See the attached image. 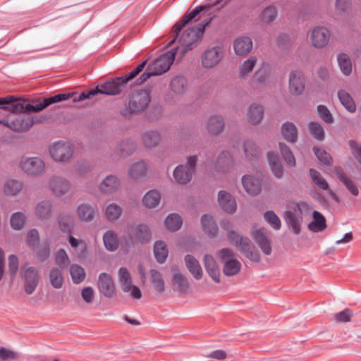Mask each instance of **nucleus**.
Wrapping results in <instances>:
<instances>
[{
    "mask_svg": "<svg viewBox=\"0 0 361 361\" xmlns=\"http://www.w3.org/2000/svg\"><path fill=\"white\" fill-rule=\"evenodd\" d=\"M223 56V50L220 47L216 46L209 48L202 55V66L207 69L213 68L221 62Z\"/></svg>",
    "mask_w": 361,
    "mask_h": 361,
    "instance_id": "16",
    "label": "nucleus"
},
{
    "mask_svg": "<svg viewBox=\"0 0 361 361\" xmlns=\"http://www.w3.org/2000/svg\"><path fill=\"white\" fill-rule=\"evenodd\" d=\"M98 288L105 297L111 298L116 293V288L111 276L106 273H102L99 276Z\"/></svg>",
    "mask_w": 361,
    "mask_h": 361,
    "instance_id": "19",
    "label": "nucleus"
},
{
    "mask_svg": "<svg viewBox=\"0 0 361 361\" xmlns=\"http://www.w3.org/2000/svg\"><path fill=\"white\" fill-rule=\"evenodd\" d=\"M207 131L213 135H218L224 129L225 123L223 118L219 116H212L205 121Z\"/></svg>",
    "mask_w": 361,
    "mask_h": 361,
    "instance_id": "23",
    "label": "nucleus"
},
{
    "mask_svg": "<svg viewBox=\"0 0 361 361\" xmlns=\"http://www.w3.org/2000/svg\"><path fill=\"white\" fill-rule=\"evenodd\" d=\"M313 221L308 226L310 230L313 232H319L326 228V219L320 212L314 211L313 212Z\"/></svg>",
    "mask_w": 361,
    "mask_h": 361,
    "instance_id": "43",
    "label": "nucleus"
},
{
    "mask_svg": "<svg viewBox=\"0 0 361 361\" xmlns=\"http://www.w3.org/2000/svg\"><path fill=\"white\" fill-rule=\"evenodd\" d=\"M68 240L73 248H79V251L76 254L78 259H83L86 257L87 245L84 240H79L72 235L68 237Z\"/></svg>",
    "mask_w": 361,
    "mask_h": 361,
    "instance_id": "50",
    "label": "nucleus"
},
{
    "mask_svg": "<svg viewBox=\"0 0 361 361\" xmlns=\"http://www.w3.org/2000/svg\"><path fill=\"white\" fill-rule=\"evenodd\" d=\"M49 154L51 158L56 162H69L73 157L74 149L68 142L58 141L49 146Z\"/></svg>",
    "mask_w": 361,
    "mask_h": 361,
    "instance_id": "8",
    "label": "nucleus"
},
{
    "mask_svg": "<svg viewBox=\"0 0 361 361\" xmlns=\"http://www.w3.org/2000/svg\"><path fill=\"white\" fill-rule=\"evenodd\" d=\"M310 209L309 204L305 202H289L288 203L284 219L293 233L298 234L300 232L303 221L302 214L304 212H308Z\"/></svg>",
    "mask_w": 361,
    "mask_h": 361,
    "instance_id": "3",
    "label": "nucleus"
},
{
    "mask_svg": "<svg viewBox=\"0 0 361 361\" xmlns=\"http://www.w3.org/2000/svg\"><path fill=\"white\" fill-rule=\"evenodd\" d=\"M208 6L201 5L196 7L190 13H186L172 27L171 37L173 39L169 43V46L174 44L176 42L178 45L174 49L178 58L181 59L188 51L197 46V43L202 38L205 27L209 24L210 20L200 23L196 27L187 29L180 34L181 30L190 20L194 19L201 11Z\"/></svg>",
    "mask_w": 361,
    "mask_h": 361,
    "instance_id": "1",
    "label": "nucleus"
},
{
    "mask_svg": "<svg viewBox=\"0 0 361 361\" xmlns=\"http://www.w3.org/2000/svg\"><path fill=\"white\" fill-rule=\"evenodd\" d=\"M154 252L157 260L159 263H164L169 254L166 244L162 241H157L154 244Z\"/></svg>",
    "mask_w": 361,
    "mask_h": 361,
    "instance_id": "53",
    "label": "nucleus"
},
{
    "mask_svg": "<svg viewBox=\"0 0 361 361\" xmlns=\"http://www.w3.org/2000/svg\"><path fill=\"white\" fill-rule=\"evenodd\" d=\"M150 282L152 284L154 290L159 293H163L165 291L166 285L161 274L152 269L150 271Z\"/></svg>",
    "mask_w": 361,
    "mask_h": 361,
    "instance_id": "47",
    "label": "nucleus"
},
{
    "mask_svg": "<svg viewBox=\"0 0 361 361\" xmlns=\"http://www.w3.org/2000/svg\"><path fill=\"white\" fill-rule=\"evenodd\" d=\"M337 61L343 74L349 75L352 72V62L349 56L345 53H340L337 56Z\"/></svg>",
    "mask_w": 361,
    "mask_h": 361,
    "instance_id": "48",
    "label": "nucleus"
},
{
    "mask_svg": "<svg viewBox=\"0 0 361 361\" xmlns=\"http://www.w3.org/2000/svg\"><path fill=\"white\" fill-rule=\"evenodd\" d=\"M282 137L288 142L295 143L298 140L296 126L290 122H286L281 128Z\"/></svg>",
    "mask_w": 361,
    "mask_h": 361,
    "instance_id": "38",
    "label": "nucleus"
},
{
    "mask_svg": "<svg viewBox=\"0 0 361 361\" xmlns=\"http://www.w3.org/2000/svg\"><path fill=\"white\" fill-rule=\"evenodd\" d=\"M23 188V183L17 180H8L4 185V193L6 195H16Z\"/></svg>",
    "mask_w": 361,
    "mask_h": 361,
    "instance_id": "55",
    "label": "nucleus"
},
{
    "mask_svg": "<svg viewBox=\"0 0 361 361\" xmlns=\"http://www.w3.org/2000/svg\"><path fill=\"white\" fill-rule=\"evenodd\" d=\"M203 262L208 275L215 283H220L221 272L214 257L209 254L205 255L203 258Z\"/></svg>",
    "mask_w": 361,
    "mask_h": 361,
    "instance_id": "21",
    "label": "nucleus"
},
{
    "mask_svg": "<svg viewBox=\"0 0 361 361\" xmlns=\"http://www.w3.org/2000/svg\"><path fill=\"white\" fill-rule=\"evenodd\" d=\"M310 134L316 140L322 141L324 139V130L318 122H311L308 124Z\"/></svg>",
    "mask_w": 361,
    "mask_h": 361,
    "instance_id": "59",
    "label": "nucleus"
},
{
    "mask_svg": "<svg viewBox=\"0 0 361 361\" xmlns=\"http://www.w3.org/2000/svg\"><path fill=\"white\" fill-rule=\"evenodd\" d=\"M146 64L147 61H145L128 74L106 82L101 85L100 87H97L96 89L98 90V94L115 95L120 93L124 85L135 78L144 69Z\"/></svg>",
    "mask_w": 361,
    "mask_h": 361,
    "instance_id": "5",
    "label": "nucleus"
},
{
    "mask_svg": "<svg viewBox=\"0 0 361 361\" xmlns=\"http://www.w3.org/2000/svg\"><path fill=\"white\" fill-rule=\"evenodd\" d=\"M127 237L121 242V248L128 252L130 248L135 243H145L151 240V232L147 225L140 224L135 228L128 226L126 228Z\"/></svg>",
    "mask_w": 361,
    "mask_h": 361,
    "instance_id": "4",
    "label": "nucleus"
},
{
    "mask_svg": "<svg viewBox=\"0 0 361 361\" xmlns=\"http://www.w3.org/2000/svg\"><path fill=\"white\" fill-rule=\"evenodd\" d=\"M151 101L147 90H140L133 92L129 99L128 110L130 114H138L144 111Z\"/></svg>",
    "mask_w": 361,
    "mask_h": 361,
    "instance_id": "10",
    "label": "nucleus"
},
{
    "mask_svg": "<svg viewBox=\"0 0 361 361\" xmlns=\"http://www.w3.org/2000/svg\"><path fill=\"white\" fill-rule=\"evenodd\" d=\"M172 271V285L180 292H185L189 286L190 283L187 278L175 267L171 268Z\"/></svg>",
    "mask_w": 361,
    "mask_h": 361,
    "instance_id": "25",
    "label": "nucleus"
},
{
    "mask_svg": "<svg viewBox=\"0 0 361 361\" xmlns=\"http://www.w3.org/2000/svg\"><path fill=\"white\" fill-rule=\"evenodd\" d=\"M183 224L182 219L177 214H171L168 215L164 221L165 227L171 231L178 230Z\"/></svg>",
    "mask_w": 361,
    "mask_h": 361,
    "instance_id": "52",
    "label": "nucleus"
},
{
    "mask_svg": "<svg viewBox=\"0 0 361 361\" xmlns=\"http://www.w3.org/2000/svg\"><path fill=\"white\" fill-rule=\"evenodd\" d=\"M338 99L342 105L349 112L353 113L356 110L355 103L351 95L344 90H340L338 92Z\"/></svg>",
    "mask_w": 361,
    "mask_h": 361,
    "instance_id": "42",
    "label": "nucleus"
},
{
    "mask_svg": "<svg viewBox=\"0 0 361 361\" xmlns=\"http://www.w3.org/2000/svg\"><path fill=\"white\" fill-rule=\"evenodd\" d=\"M147 171V164L143 161H138L131 164L128 168L129 176L135 180L145 177Z\"/></svg>",
    "mask_w": 361,
    "mask_h": 361,
    "instance_id": "39",
    "label": "nucleus"
},
{
    "mask_svg": "<svg viewBox=\"0 0 361 361\" xmlns=\"http://www.w3.org/2000/svg\"><path fill=\"white\" fill-rule=\"evenodd\" d=\"M235 53L238 56H245L252 49V41L248 37H240L236 39L233 43Z\"/></svg>",
    "mask_w": 361,
    "mask_h": 361,
    "instance_id": "28",
    "label": "nucleus"
},
{
    "mask_svg": "<svg viewBox=\"0 0 361 361\" xmlns=\"http://www.w3.org/2000/svg\"><path fill=\"white\" fill-rule=\"evenodd\" d=\"M51 207L52 205L50 201H42L36 205L35 214L38 218L46 219L50 216Z\"/></svg>",
    "mask_w": 361,
    "mask_h": 361,
    "instance_id": "46",
    "label": "nucleus"
},
{
    "mask_svg": "<svg viewBox=\"0 0 361 361\" xmlns=\"http://www.w3.org/2000/svg\"><path fill=\"white\" fill-rule=\"evenodd\" d=\"M96 210L92 205L83 203L78 206L76 209V215L78 218L83 222L91 221L95 216Z\"/></svg>",
    "mask_w": 361,
    "mask_h": 361,
    "instance_id": "34",
    "label": "nucleus"
},
{
    "mask_svg": "<svg viewBox=\"0 0 361 361\" xmlns=\"http://www.w3.org/2000/svg\"><path fill=\"white\" fill-rule=\"evenodd\" d=\"M310 44L316 49H322L328 45L330 38V30L325 26H316L310 32Z\"/></svg>",
    "mask_w": 361,
    "mask_h": 361,
    "instance_id": "13",
    "label": "nucleus"
},
{
    "mask_svg": "<svg viewBox=\"0 0 361 361\" xmlns=\"http://www.w3.org/2000/svg\"><path fill=\"white\" fill-rule=\"evenodd\" d=\"M305 78L302 73L293 71L289 75V91L291 94L300 95L305 90Z\"/></svg>",
    "mask_w": 361,
    "mask_h": 361,
    "instance_id": "18",
    "label": "nucleus"
},
{
    "mask_svg": "<svg viewBox=\"0 0 361 361\" xmlns=\"http://www.w3.org/2000/svg\"><path fill=\"white\" fill-rule=\"evenodd\" d=\"M173 177L179 184H187L192 177V171L188 169L187 166L178 165L173 171Z\"/></svg>",
    "mask_w": 361,
    "mask_h": 361,
    "instance_id": "35",
    "label": "nucleus"
},
{
    "mask_svg": "<svg viewBox=\"0 0 361 361\" xmlns=\"http://www.w3.org/2000/svg\"><path fill=\"white\" fill-rule=\"evenodd\" d=\"M119 185L118 178L116 176L109 175L101 182L99 189L102 193L111 194L118 189Z\"/></svg>",
    "mask_w": 361,
    "mask_h": 361,
    "instance_id": "27",
    "label": "nucleus"
},
{
    "mask_svg": "<svg viewBox=\"0 0 361 361\" xmlns=\"http://www.w3.org/2000/svg\"><path fill=\"white\" fill-rule=\"evenodd\" d=\"M25 224V216L22 212L13 213L10 219V224L14 230H21Z\"/></svg>",
    "mask_w": 361,
    "mask_h": 361,
    "instance_id": "63",
    "label": "nucleus"
},
{
    "mask_svg": "<svg viewBox=\"0 0 361 361\" xmlns=\"http://www.w3.org/2000/svg\"><path fill=\"white\" fill-rule=\"evenodd\" d=\"M49 188L54 195L62 197L69 192L71 183L62 176H54L49 180Z\"/></svg>",
    "mask_w": 361,
    "mask_h": 361,
    "instance_id": "17",
    "label": "nucleus"
},
{
    "mask_svg": "<svg viewBox=\"0 0 361 361\" xmlns=\"http://www.w3.org/2000/svg\"><path fill=\"white\" fill-rule=\"evenodd\" d=\"M257 61V57L252 56L240 64L238 75L240 79H247L251 75Z\"/></svg>",
    "mask_w": 361,
    "mask_h": 361,
    "instance_id": "36",
    "label": "nucleus"
},
{
    "mask_svg": "<svg viewBox=\"0 0 361 361\" xmlns=\"http://www.w3.org/2000/svg\"><path fill=\"white\" fill-rule=\"evenodd\" d=\"M48 281L54 288H62L65 283V279L62 270L58 267H52L48 274Z\"/></svg>",
    "mask_w": 361,
    "mask_h": 361,
    "instance_id": "32",
    "label": "nucleus"
},
{
    "mask_svg": "<svg viewBox=\"0 0 361 361\" xmlns=\"http://www.w3.org/2000/svg\"><path fill=\"white\" fill-rule=\"evenodd\" d=\"M334 171L339 180L345 186L348 190L354 196L359 195V189L352 179L344 172L340 166H336Z\"/></svg>",
    "mask_w": 361,
    "mask_h": 361,
    "instance_id": "24",
    "label": "nucleus"
},
{
    "mask_svg": "<svg viewBox=\"0 0 361 361\" xmlns=\"http://www.w3.org/2000/svg\"><path fill=\"white\" fill-rule=\"evenodd\" d=\"M310 175L312 182L318 188L323 190H329V183L327 180L321 175V173L319 171L313 169H311L310 170Z\"/></svg>",
    "mask_w": 361,
    "mask_h": 361,
    "instance_id": "56",
    "label": "nucleus"
},
{
    "mask_svg": "<svg viewBox=\"0 0 361 361\" xmlns=\"http://www.w3.org/2000/svg\"><path fill=\"white\" fill-rule=\"evenodd\" d=\"M171 90L176 94H183L187 89V81L184 77L176 76L171 82Z\"/></svg>",
    "mask_w": 361,
    "mask_h": 361,
    "instance_id": "58",
    "label": "nucleus"
},
{
    "mask_svg": "<svg viewBox=\"0 0 361 361\" xmlns=\"http://www.w3.org/2000/svg\"><path fill=\"white\" fill-rule=\"evenodd\" d=\"M185 262L187 269L193 277L200 280L203 276V270L199 261L191 255H187L185 257Z\"/></svg>",
    "mask_w": 361,
    "mask_h": 361,
    "instance_id": "30",
    "label": "nucleus"
},
{
    "mask_svg": "<svg viewBox=\"0 0 361 361\" xmlns=\"http://www.w3.org/2000/svg\"><path fill=\"white\" fill-rule=\"evenodd\" d=\"M250 235L265 255L272 252V241L269 236V232L265 228L252 230Z\"/></svg>",
    "mask_w": 361,
    "mask_h": 361,
    "instance_id": "15",
    "label": "nucleus"
},
{
    "mask_svg": "<svg viewBox=\"0 0 361 361\" xmlns=\"http://www.w3.org/2000/svg\"><path fill=\"white\" fill-rule=\"evenodd\" d=\"M266 221L275 230H279L281 227V221L277 214L273 211H267L264 214Z\"/></svg>",
    "mask_w": 361,
    "mask_h": 361,
    "instance_id": "64",
    "label": "nucleus"
},
{
    "mask_svg": "<svg viewBox=\"0 0 361 361\" xmlns=\"http://www.w3.org/2000/svg\"><path fill=\"white\" fill-rule=\"evenodd\" d=\"M123 213V209L116 203L108 204L104 211L106 219L111 222L117 221Z\"/></svg>",
    "mask_w": 361,
    "mask_h": 361,
    "instance_id": "44",
    "label": "nucleus"
},
{
    "mask_svg": "<svg viewBox=\"0 0 361 361\" xmlns=\"http://www.w3.org/2000/svg\"><path fill=\"white\" fill-rule=\"evenodd\" d=\"M12 97V101L6 104V106H1V109L10 111L11 114H21L20 113L25 112L26 111L25 105L21 102H16L14 97Z\"/></svg>",
    "mask_w": 361,
    "mask_h": 361,
    "instance_id": "57",
    "label": "nucleus"
},
{
    "mask_svg": "<svg viewBox=\"0 0 361 361\" xmlns=\"http://www.w3.org/2000/svg\"><path fill=\"white\" fill-rule=\"evenodd\" d=\"M55 262L60 269H66L70 264L69 257L64 249H59L56 252Z\"/></svg>",
    "mask_w": 361,
    "mask_h": 361,
    "instance_id": "61",
    "label": "nucleus"
},
{
    "mask_svg": "<svg viewBox=\"0 0 361 361\" xmlns=\"http://www.w3.org/2000/svg\"><path fill=\"white\" fill-rule=\"evenodd\" d=\"M279 149L281 150V153L287 163V164L291 167H294L296 165V161L295 157L290 149V148L285 145L284 143L280 142L279 143Z\"/></svg>",
    "mask_w": 361,
    "mask_h": 361,
    "instance_id": "62",
    "label": "nucleus"
},
{
    "mask_svg": "<svg viewBox=\"0 0 361 361\" xmlns=\"http://www.w3.org/2000/svg\"><path fill=\"white\" fill-rule=\"evenodd\" d=\"M277 16V10L275 6H269L265 8L260 14L261 21L264 23H271Z\"/></svg>",
    "mask_w": 361,
    "mask_h": 361,
    "instance_id": "60",
    "label": "nucleus"
},
{
    "mask_svg": "<svg viewBox=\"0 0 361 361\" xmlns=\"http://www.w3.org/2000/svg\"><path fill=\"white\" fill-rule=\"evenodd\" d=\"M70 274L73 282L75 284L82 282L86 276L85 269L81 266L75 264L71 266Z\"/></svg>",
    "mask_w": 361,
    "mask_h": 361,
    "instance_id": "54",
    "label": "nucleus"
},
{
    "mask_svg": "<svg viewBox=\"0 0 361 361\" xmlns=\"http://www.w3.org/2000/svg\"><path fill=\"white\" fill-rule=\"evenodd\" d=\"M161 200V195L156 190L147 192L143 197L142 202L145 207L154 208L157 207Z\"/></svg>",
    "mask_w": 361,
    "mask_h": 361,
    "instance_id": "49",
    "label": "nucleus"
},
{
    "mask_svg": "<svg viewBox=\"0 0 361 361\" xmlns=\"http://www.w3.org/2000/svg\"><path fill=\"white\" fill-rule=\"evenodd\" d=\"M264 116V109L258 104H252L247 109L245 119L252 125H257L261 122Z\"/></svg>",
    "mask_w": 361,
    "mask_h": 361,
    "instance_id": "29",
    "label": "nucleus"
},
{
    "mask_svg": "<svg viewBox=\"0 0 361 361\" xmlns=\"http://www.w3.org/2000/svg\"><path fill=\"white\" fill-rule=\"evenodd\" d=\"M201 228L202 231L209 237H214L218 231V227L214 217L209 214H204L201 218Z\"/></svg>",
    "mask_w": 361,
    "mask_h": 361,
    "instance_id": "31",
    "label": "nucleus"
},
{
    "mask_svg": "<svg viewBox=\"0 0 361 361\" xmlns=\"http://www.w3.org/2000/svg\"><path fill=\"white\" fill-rule=\"evenodd\" d=\"M142 141L147 148L156 147L160 142V135L157 131L149 130L142 135Z\"/></svg>",
    "mask_w": 361,
    "mask_h": 361,
    "instance_id": "51",
    "label": "nucleus"
},
{
    "mask_svg": "<svg viewBox=\"0 0 361 361\" xmlns=\"http://www.w3.org/2000/svg\"><path fill=\"white\" fill-rule=\"evenodd\" d=\"M176 52L174 49L161 55L149 64L145 72L137 80V84L141 85L151 76L159 75L166 73L173 63Z\"/></svg>",
    "mask_w": 361,
    "mask_h": 361,
    "instance_id": "2",
    "label": "nucleus"
},
{
    "mask_svg": "<svg viewBox=\"0 0 361 361\" xmlns=\"http://www.w3.org/2000/svg\"><path fill=\"white\" fill-rule=\"evenodd\" d=\"M243 147L245 157L250 161L257 160L261 155L260 148L251 140L245 141Z\"/></svg>",
    "mask_w": 361,
    "mask_h": 361,
    "instance_id": "33",
    "label": "nucleus"
},
{
    "mask_svg": "<svg viewBox=\"0 0 361 361\" xmlns=\"http://www.w3.org/2000/svg\"><path fill=\"white\" fill-rule=\"evenodd\" d=\"M72 96L73 94L68 92L60 93L47 98H39L37 99L33 100L31 104H25V109L27 111H39L52 104L67 100Z\"/></svg>",
    "mask_w": 361,
    "mask_h": 361,
    "instance_id": "11",
    "label": "nucleus"
},
{
    "mask_svg": "<svg viewBox=\"0 0 361 361\" xmlns=\"http://www.w3.org/2000/svg\"><path fill=\"white\" fill-rule=\"evenodd\" d=\"M233 158L228 151H222L218 156L215 169L220 173L227 171L233 164Z\"/></svg>",
    "mask_w": 361,
    "mask_h": 361,
    "instance_id": "26",
    "label": "nucleus"
},
{
    "mask_svg": "<svg viewBox=\"0 0 361 361\" xmlns=\"http://www.w3.org/2000/svg\"><path fill=\"white\" fill-rule=\"evenodd\" d=\"M242 184L246 192L251 196L259 195L262 190V180L252 175L242 177Z\"/></svg>",
    "mask_w": 361,
    "mask_h": 361,
    "instance_id": "20",
    "label": "nucleus"
},
{
    "mask_svg": "<svg viewBox=\"0 0 361 361\" xmlns=\"http://www.w3.org/2000/svg\"><path fill=\"white\" fill-rule=\"evenodd\" d=\"M118 281L122 290L126 293H130L133 299H140L142 293L140 289L132 284V278L130 272L125 267H121L118 271Z\"/></svg>",
    "mask_w": 361,
    "mask_h": 361,
    "instance_id": "14",
    "label": "nucleus"
},
{
    "mask_svg": "<svg viewBox=\"0 0 361 361\" xmlns=\"http://www.w3.org/2000/svg\"><path fill=\"white\" fill-rule=\"evenodd\" d=\"M227 238L231 245L240 249L246 257L255 262L260 261V255L247 237L240 236L233 229L227 233Z\"/></svg>",
    "mask_w": 361,
    "mask_h": 361,
    "instance_id": "6",
    "label": "nucleus"
},
{
    "mask_svg": "<svg viewBox=\"0 0 361 361\" xmlns=\"http://www.w3.org/2000/svg\"><path fill=\"white\" fill-rule=\"evenodd\" d=\"M103 241L106 250L111 252L116 250L119 247V241L116 233L113 231H107L103 235Z\"/></svg>",
    "mask_w": 361,
    "mask_h": 361,
    "instance_id": "41",
    "label": "nucleus"
},
{
    "mask_svg": "<svg viewBox=\"0 0 361 361\" xmlns=\"http://www.w3.org/2000/svg\"><path fill=\"white\" fill-rule=\"evenodd\" d=\"M20 278L23 281V288L27 295H32L37 289L40 275L39 270L28 264L23 265L20 270Z\"/></svg>",
    "mask_w": 361,
    "mask_h": 361,
    "instance_id": "7",
    "label": "nucleus"
},
{
    "mask_svg": "<svg viewBox=\"0 0 361 361\" xmlns=\"http://www.w3.org/2000/svg\"><path fill=\"white\" fill-rule=\"evenodd\" d=\"M267 159L274 176L277 178H281L283 174V167L277 154L274 152H269L267 154Z\"/></svg>",
    "mask_w": 361,
    "mask_h": 361,
    "instance_id": "40",
    "label": "nucleus"
},
{
    "mask_svg": "<svg viewBox=\"0 0 361 361\" xmlns=\"http://www.w3.org/2000/svg\"><path fill=\"white\" fill-rule=\"evenodd\" d=\"M242 267V264L237 259H230L225 262L223 266V272L227 276L237 275Z\"/></svg>",
    "mask_w": 361,
    "mask_h": 361,
    "instance_id": "45",
    "label": "nucleus"
},
{
    "mask_svg": "<svg viewBox=\"0 0 361 361\" xmlns=\"http://www.w3.org/2000/svg\"><path fill=\"white\" fill-rule=\"evenodd\" d=\"M218 202L220 207L227 213L233 214L236 210L237 204L235 198L225 190L219 192Z\"/></svg>",
    "mask_w": 361,
    "mask_h": 361,
    "instance_id": "22",
    "label": "nucleus"
},
{
    "mask_svg": "<svg viewBox=\"0 0 361 361\" xmlns=\"http://www.w3.org/2000/svg\"><path fill=\"white\" fill-rule=\"evenodd\" d=\"M21 170L28 176H39L44 171L45 164L39 157H22L20 161Z\"/></svg>",
    "mask_w": 361,
    "mask_h": 361,
    "instance_id": "12",
    "label": "nucleus"
},
{
    "mask_svg": "<svg viewBox=\"0 0 361 361\" xmlns=\"http://www.w3.org/2000/svg\"><path fill=\"white\" fill-rule=\"evenodd\" d=\"M3 125L10 129L17 131L23 132L29 130L33 125V120L30 114H10L4 121Z\"/></svg>",
    "mask_w": 361,
    "mask_h": 361,
    "instance_id": "9",
    "label": "nucleus"
},
{
    "mask_svg": "<svg viewBox=\"0 0 361 361\" xmlns=\"http://www.w3.org/2000/svg\"><path fill=\"white\" fill-rule=\"evenodd\" d=\"M58 224L61 231L70 233L73 230L75 219L72 214L63 212L59 216Z\"/></svg>",
    "mask_w": 361,
    "mask_h": 361,
    "instance_id": "37",
    "label": "nucleus"
}]
</instances>
